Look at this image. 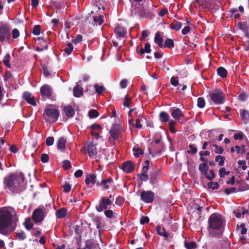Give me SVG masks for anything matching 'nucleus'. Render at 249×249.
Masks as SVG:
<instances>
[{
  "label": "nucleus",
  "instance_id": "1",
  "mask_svg": "<svg viewBox=\"0 0 249 249\" xmlns=\"http://www.w3.org/2000/svg\"><path fill=\"white\" fill-rule=\"evenodd\" d=\"M23 181L22 176L17 173L10 174L3 178L4 189L8 193L19 194L25 189Z\"/></svg>",
  "mask_w": 249,
  "mask_h": 249
},
{
  "label": "nucleus",
  "instance_id": "2",
  "mask_svg": "<svg viewBox=\"0 0 249 249\" xmlns=\"http://www.w3.org/2000/svg\"><path fill=\"white\" fill-rule=\"evenodd\" d=\"M208 227L211 236L220 237L224 231L223 221L221 215L213 213L208 219Z\"/></svg>",
  "mask_w": 249,
  "mask_h": 249
},
{
  "label": "nucleus",
  "instance_id": "3",
  "mask_svg": "<svg viewBox=\"0 0 249 249\" xmlns=\"http://www.w3.org/2000/svg\"><path fill=\"white\" fill-rule=\"evenodd\" d=\"M13 221V215L7 210L0 209V233L3 235H9L14 229L9 231L8 228L11 226Z\"/></svg>",
  "mask_w": 249,
  "mask_h": 249
},
{
  "label": "nucleus",
  "instance_id": "4",
  "mask_svg": "<svg viewBox=\"0 0 249 249\" xmlns=\"http://www.w3.org/2000/svg\"><path fill=\"white\" fill-rule=\"evenodd\" d=\"M210 100L215 105L222 104L225 100V96L222 91L217 89L209 94Z\"/></svg>",
  "mask_w": 249,
  "mask_h": 249
},
{
  "label": "nucleus",
  "instance_id": "5",
  "mask_svg": "<svg viewBox=\"0 0 249 249\" xmlns=\"http://www.w3.org/2000/svg\"><path fill=\"white\" fill-rule=\"evenodd\" d=\"M46 216L45 209L36 208L34 210L32 215V220L36 224L41 223Z\"/></svg>",
  "mask_w": 249,
  "mask_h": 249
},
{
  "label": "nucleus",
  "instance_id": "6",
  "mask_svg": "<svg viewBox=\"0 0 249 249\" xmlns=\"http://www.w3.org/2000/svg\"><path fill=\"white\" fill-rule=\"evenodd\" d=\"M11 36L10 27L7 23H0V41L3 42L8 40Z\"/></svg>",
  "mask_w": 249,
  "mask_h": 249
},
{
  "label": "nucleus",
  "instance_id": "7",
  "mask_svg": "<svg viewBox=\"0 0 249 249\" xmlns=\"http://www.w3.org/2000/svg\"><path fill=\"white\" fill-rule=\"evenodd\" d=\"M131 14L132 16L138 18H146L151 13V10L144 9L143 7H137L135 5L132 6Z\"/></svg>",
  "mask_w": 249,
  "mask_h": 249
},
{
  "label": "nucleus",
  "instance_id": "8",
  "mask_svg": "<svg viewBox=\"0 0 249 249\" xmlns=\"http://www.w3.org/2000/svg\"><path fill=\"white\" fill-rule=\"evenodd\" d=\"M84 150L87 151L89 156L90 158L96 156L97 154V148L92 141L87 142L81 149V151L83 152Z\"/></svg>",
  "mask_w": 249,
  "mask_h": 249
},
{
  "label": "nucleus",
  "instance_id": "9",
  "mask_svg": "<svg viewBox=\"0 0 249 249\" xmlns=\"http://www.w3.org/2000/svg\"><path fill=\"white\" fill-rule=\"evenodd\" d=\"M155 194L152 191H142L140 195L141 200L145 203H151L154 199Z\"/></svg>",
  "mask_w": 249,
  "mask_h": 249
},
{
  "label": "nucleus",
  "instance_id": "10",
  "mask_svg": "<svg viewBox=\"0 0 249 249\" xmlns=\"http://www.w3.org/2000/svg\"><path fill=\"white\" fill-rule=\"evenodd\" d=\"M122 128L121 124H114L112 125L110 130H109V134L110 137L114 140H117L119 138L122 137V133L120 131Z\"/></svg>",
  "mask_w": 249,
  "mask_h": 249
},
{
  "label": "nucleus",
  "instance_id": "11",
  "mask_svg": "<svg viewBox=\"0 0 249 249\" xmlns=\"http://www.w3.org/2000/svg\"><path fill=\"white\" fill-rule=\"evenodd\" d=\"M112 204L111 200L107 197L102 196L99 205L96 206V209L98 212H101L104 210H107L108 206Z\"/></svg>",
  "mask_w": 249,
  "mask_h": 249
},
{
  "label": "nucleus",
  "instance_id": "12",
  "mask_svg": "<svg viewBox=\"0 0 249 249\" xmlns=\"http://www.w3.org/2000/svg\"><path fill=\"white\" fill-rule=\"evenodd\" d=\"M45 112L53 120V122H55L57 120L59 116V112L56 109L46 108L45 110Z\"/></svg>",
  "mask_w": 249,
  "mask_h": 249
},
{
  "label": "nucleus",
  "instance_id": "13",
  "mask_svg": "<svg viewBox=\"0 0 249 249\" xmlns=\"http://www.w3.org/2000/svg\"><path fill=\"white\" fill-rule=\"evenodd\" d=\"M40 93L42 98H49L52 94V88L49 85L45 84L40 88Z\"/></svg>",
  "mask_w": 249,
  "mask_h": 249
},
{
  "label": "nucleus",
  "instance_id": "14",
  "mask_svg": "<svg viewBox=\"0 0 249 249\" xmlns=\"http://www.w3.org/2000/svg\"><path fill=\"white\" fill-rule=\"evenodd\" d=\"M121 168L125 173H131L134 170L135 167L132 161L128 160L123 162Z\"/></svg>",
  "mask_w": 249,
  "mask_h": 249
},
{
  "label": "nucleus",
  "instance_id": "15",
  "mask_svg": "<svg viewBox=\"0 0 249 249\" xmlns=\"http://www.w3.org/2000/svg\"><path fill=\"white\" fill-rule=\"evenodd\" d=\"M22 98L25 100L29 104H30L34 107L36 106V103L35 98L32 96V93L29 91H24L22 95Z\"/></svg>",
  "mask_w": 249,
  "mask_h": 249
},
{
  "label": "nucleus",
  "instance_id": "16",
  "mask_svg": "<svg viewBox=\"0 0 249 249\" xmlns=\"http://www.w3.org/2000/svg\"><path fill=\"white\" fill-rule=\"evenodd\" d=\"M86 249H101L99 245L93 239H89L86 241Z\"/></svg>",
  "mask_w": 249,
  "mask_h": 249
},
{
  "label": "nucleus",
  "instance_id": "17",
  "mask_svg": "<svg viewBox=\"0 0 249 249\" xmlns=\"http://www.w3.org/2000/svg\"><path fill=\"white\" fill-rule=\"evenodd\" d=\"M159 178V171L157 170H153L150 175L149 182L150 184L154 185L158 182Z\"/></svg>",
  "mask_w": 249,
  "mask_h": 249
},
{
  "label": "nucleus",
  "instance_id": "18",
  "mask_svg": "<svg viewBox=\"0 0 249 249\" xmlns=\"http://www.w3.org/2000/svg\"><path fill=\"white\" fill-rule=\"evenodd\" d=\"M171 116L175 119L179 120L181 117H183V114L180 109L171 108L170 109Z\"/></svg>",
  "mask_w": 249,
  "mask_h": 249
},
{
  "label": "nucleus",
  "instance_id": "19",
  "mask_svg": "<svg viewBox=\"0 0 249 249\" xmlns=\"http://www.w3.org/2000/svg\"><path fill=\"white\" fill-rule=\"evenodd\" d=\"M112 182V178H109L107 179H102L100 182L98 181L97 183V185L102 186L105 190H107L110 187L109 184Z\"/></svg>",
  "mask_w": 249,
  "mask_h": 249
},
{
  "label": "nucleus",
  "instance_id": "20",
  "mask_svg": "<svg viewBox=\"0 0 249 249\" xmlns=\"http://www.w3.org/2000/svg\"><path fill=\"white\" fill-rule=\"evenodd\" d=\"M156 230L159 235L164 237L166 240H168L169 234L166 231L164 228L161 227L160 225H158L157 226Z\"/></svg>",
  "mask_w": 249,
  "mask_h": 249
},
{
  "label": "nucleus",
  "instance_id": "21",
  "mask_svg": "<svg viewBox=\"0 0 249 249\" xmlns=\"http://www.w3.org/2000/svg\"><path fill=\"white\" fill-rule=\"evenodd\" d=\"M67 140L62 137L58 139L57 142V148L61 151H64L66 148Z\"/></svg>",
  "mask_w": 249,
  "mask_h": 249
},
{
  "label": "nucleus",
  "instance_id": "22",
  "mask_svg": "<svg viewBox=\"0 0 249 249\" xmlns=\"http://www.w3.org/2000/svg\"><path fill=\"white\" fill-rule=\"evenodd\" d=\"M65 115L69 118H71L75 114V111L71 106H66L63 107Z\"/></svg>",
  "mask_w": 249,
  "mask_h": 249
},
{
  "label": "nucleus",
  "instance_id": "23",
  "mask_svg": "<svg viewBox=\"0 0 249 249\" xmlns=\"http://www.w3.org/2000/svg\"><path fill=\"white\" fill-rule=\"evenodd\" d=\"M238 26L239 28L245 33L246 36L249 38V27L247 22H239L238 23Z\"/></svg>",
  "mask_w": 249,
  "mask_h": 249
},
{
  "label": "nucleus",
  "instance_id": "24",
  "mask_svg": "<svg viewBox=\"0 0 249 249\" xmlns=\"http://www.w3.org/2000/svg\"><path fill=\"white\" fill-rule=\"evenodd\" d=\"M115 33L117 36V38H123L124 37L126 34V30L122 27H117L115 28Z\"/></svg>",
  "mask_w": 249,
  "mask_h": 249
},
{
  "label": "nucleus",
  "instance_id": "25",
  "mask_svg": "<svg viewBox=\"0 0 249 249\" xmlns=\"http://www.w3.org/2000/svg\"><path fill=\"white\" fill-rule=\"evenodd\" d=\"M160 36V32H156L154 37V42L156 44L158 45L159 47L162 48L163 47V39Z\"/></svg>",
  "mask_w": 249,
  "mask_h": 249
},
{
  "label": "nucleus",
  "instance_id": "26",
  "mask_svg": "<svg viewBox=\"0 0 249 249\" xmlns=\"http://www.w3.org/2000/svg\"><path fill=\"white\" fill-rule=\"evenodd\" d=\"M73 96L76 97H80L83 94V89L79 85H76L73 88Z\"/></svg>",
  "mask_w": 249,
  "mask_h": 249
},
{
  "label": "nucleus",
  "instance_id": "27",
  "mask_svg": "<svg viewBox=\"0 0 249 249\" xmlns=\"http://www.w3.org/2000/svg\"><path fill=\"white\" fill-rule=\"evenodd\" d=\"M182 25V24L181 22L174 20L172 22H171L170 26L172 30L179 31L181 28Z\"/></svg>",
  "mask_w": 249,
  "mask_h": 249
},
{
  "label": "nucleus",
  "instance_id": "28",
  "mask_svg": "<svg viewBox=\"0 0 249 249\" xmlns=\"http://www.w3.org/2000/svg\"><path fill=\"white\" fill-rule=\"evenodd\" d=\"M240 116L242 120L246 123L249 121V111L243 109H240Z\"/></svg>",
  "mask_w": 249,
  "mask_h": 249
},
{
  "label": "nucleus",
  "instance_id": "29",
  "mask_svg": "<svg viewBox=\"0 0 249 249\" xmlns=\"http://www.w3.org/2000/svg\"><path fill=\"white\" fill-rule=\"evenodd\" d=\"M169 115L164 111H161L159 114V119L161 123H166L169 121Z\"/></svg>",
  "mask_w": 249,
  "mask_h": 249
},
{
  "label": "nucleus",
  "instance_id": "30",
  "mask_svg": "<svg viewBox=\"0 0 249 249\" xmlns=\"http://www.w3.org/2000/svg\"><path fill=\"white\" fill-rule=\"evenodd\" d=\"M56 216L58 218H63L66 216L67 210L65 208H61L55 213Z\"/></svg>",
  "mask_w": 249,
  "mask_h": 249
},
{
  "label": "nucleus",
  "instance_id": "31",
  "mask_svg": "<svg viewBox=\"0 0 249 249\" xmlns=\"http://www.w3.org/2000/svg\"><path fill=\"white\" fill-rule=\"evenodd\" d=\"M23 225L25 229L28 231H30L32 229H33L34 224L31 222V218L29 217L25 219Z\"/></svg>",
  "mask_w": 249,
  "mask_h": 249
},
{
  "label": "nucleus",
  "instance_id": "32",
  "mask_svg": "<svg viewBox=\"0 0 249 249\" xmlns=\"http://www.w3.org/2000/svg\"><path fill=\"white\" fill-rule=\"evenodd\" d=\"M217 74L221 78H224L227 76V71L223 67H220L217 69Z\"/></svg>",
  "mask_w": 249,
  "mask_h": 249
},
{
  "label": "nucleus",
  "instance_id": "33",
  "mask_svg": "<svg viewBox=\"0 0 249 249\" xmlns=\"http://www.w3.org/2000/svg\"><path fill=\"white\" fill-rule=\"evenodd\" d=\"M104 17L105 16L104 15H100L98 17L94 16L93 20L96 25H102L104 21Z\"/></svg>",
  "mask_w": 249,
  "mask_h": 249
},
{
  "label": "nucleus",
  "instance_id": "34",
  "mask_svg": "<svg viewBox=\"0 0 249 249\" xmlns=\"http://www.w3.org/2000/svg\"><path fill=\"white\" fill-rule=\"evenodd\" d=\"M198 169L199 171L203 174H207L208 170V166L207 163H201L199 164Z\"/></svg>",
  "mask_w": 249,
  "mask_h": 249
},
{
  "label": "nucleus",
  "instance_id": "35",
  "mask_svg": "<svg viewBox=\"0 0 249 249\" xmlns=\"http://www.w3.org/2000/svg\"><path fill=\"white\" fill-rule=\"evenodd\" d=\"M237 231L242 235L245 234L247 232V229L246 228L245 224L242 223L240 226L238 225Z\"/></svg>",
  "mask_w": 249,
  "mask_h": 249
},
{
  "label": "nucleus",
  "instance_id": "36",
  "mask_svg": "<svg viewBox=\"0 0 249 249\" xmlns=\"http://www.w3.org/2000/svg\"><path fill=\"white\" fill-rule=\"evenodd\" d=\"M175 47L174 42L173 39L167 38L165 40L163 47H168L170 49H172Z\"/></svg>",
  "mask_w": 249,
  "mask_h": 249
},
{
  "label": "nucleus",
  "instance_id": "37",
  "mask_svg": "<svg viewBox=\"0 0 249 249\" xmlns=\"http://www.w3.org/2000/svg\"><path fill=\"white\" fill-rule=\"evenodd\" d=\"M10 54L9 53H7L5 55L2 61H3V64H4V65L8 68H10L11 67V65L10 64Z\"/></svg>",
  "mask_w": 249,
  "mask_h": 249
},
{
  "label": "nucleus",
  "instance_id": "38",
  "mask_svg": "<svg viewBox=\"0 0 249 249\" xmlns=\"http://www.w3.org/2000/svg\"><path fill=\"white\" fill-rule=\"evenodd\" d=\"M225 160L224 157L220 155L216 156L215 158V161L218 162V165L220 166H222L224 165Z\"/></svg>",
  "mask_w": 249,
  "mask_h": 249
},
{
  "label": "nucleus",
  "instance_id": "39",
  "mask_svg": "<svg viewBox=\"0 0 249 249\" xmlns=\"http://www.w3.org/2000/svg\"><path fill=\"white\" fill-rule=\"evenodd\" d=\"M133 151L134 152V156L135 158H138L140 155H143L144 153L143 150L139 147H134Z\"/></svg>",
  "mask_w": 249,
  "mask_h": 249
},
{
  "label": "nucleus",
  "instance_id": "40",
  "mask_svg": "<svg viewBox=\"0 0 249 249\" xmlns=\"http://www.w3.org/2000/svg\"><path fill=\"white\" fill-rule=\"evenodd\" d=\"M207 186L209 189H212L213 190L217 189L219 187L217 182L210 181L207 183Z\"/></svg>",
  "mask_w": 249,
  "mask_h": 249
},
{
  "label": "nucleus",
  "instance_id": "41",
  "mask_svg": "<svg viewBox=\"0 0 249 249\" xmlns=\"http://www.w3.org/2000/svg\"><path fill=\"white\" fill-rule=\"evenodd\" d=\"M73 49V46L71 43H68L67 44V47L64 49V51L67 53L68 55H70L71 54L72 50Z\"/></svg>",
  "mask_w": 249,
  "mask_h": 249
},
{
  "label": "nucleus",
  "instance_id": "42",
  "mask_svg": "<svg viewBox=\"0 0 249 249\" xmlns=\"http://www.w3.org/2000/svg\"><path fill=\"white\" fill-rule=\"evenodd\" d=\"M96 93L101 95L104 90H105V88L103 86H99L98 84H95L94 85Z\"/></svg>",
  "mask_w": 249,
  "mask_h": 249
},
{
  "label": "nucleus",
  "instance_id": "43",
  "mask_svg": "<svg viewBox=\"0 0 249 249\" xmlns=\"http://www.w3.org/2000/svg\"><path fill=\"white\" fill-rule=\"evenodd\" d=\"M184 246L187 249H194L196 248L197 246L195 242H185Z\"/></svg>",
  "mask_w": 249,
  "mask_h": 249
},
{
  "label": "nucleus",
  "instance_id": "44",
  "mask_svg": "<svg viewBox=\"0 0 249 249\" xmlns=\"http://www.w3.org/2000/svg\"><path fill=\"white\" fill-rule=\"evenodd\" d=\"M99 112L95 109H91L89 112V116L90 118H95L98 117Z\"/></svg>",
  "mask_w": 249,
  "mask_h": 249
},
{
  "label": "nucleus",
  "instance_id": "45",
  "mask_svg": "<svg viewBox=\"0 0 249 249\" xmlns=\"http://www.w3.org/2000/svg\"><path fill=\"white\" fill-rule=\"evenodd\" d=\"M197 106L199 108H202L205 106V101L203 97H199L197 99Z\"/></svg>",
  "mask_w": 249,
  "mask_h": 249
},
{
  "label": "nucleus",
  "instance_id": "46",
  "mask_svg": "<svg viewBox=\"0 0 249 249\" xmlns=\"http://www.w3.org/2000/svg\"><path fill=\"white\" fill-rule=\"evenodd\" d=\"M132 98L126 95L124 98L123 105L126 107H129L130 104L131 103Z\"/></svg>",
  "mask_w": 249,
  "mask_h": 249
},
{
  "label": "nucleus",
  "instance_id": "47",
  "mask_svg": "<svg viewBox=\"0 0 249 249\" xmlns=\"http://www.w3.org/2000/svg\"><path fill=\"white\" fill-rule=\"evenodd\" d=\"M41 26L39 25H35L33 27L32 33L36 36H38L40 34Z\"/></svg>",
  "mask_w": 249,
  "mask_h": 249
},
{
  "label": "nucleus",
  "instance_id": "48",
  "mask_svg": "<svg viewBox=\"0 0 249 249\" xmlns=\"http://www.w3.org/2000/svg\"><path fill=\"white\" fill-rule=\"evenodd\" d=\"M212 146L215 147L214 152L216 154H221L224 151V149L221 146H218L216 144H213Z\"/></svg>",
  "mask_w": 249,
  "mask_h": 249
},
{
  "label": "nucleus",
  "instance_id": "49",
  "mask_svg": "<svg viewBox=\"0 0 249 249\" xmlns=\"http://www.w3.org/2000/svg\"><path fill=\"white\" fill-rule=\"evenodd\" d=\"M105 215L107 217L110 219L115 218L114 213L113 211L111 210H106L105 211Z\"/></svg>",
  "mask_w": 249,
  "mask_h": 249
},
{
  "label": "nucleus",
  "instance_id": "50",
  "mask_svg": "<svg viewBox=\"0 0 249 249\" xmlns=\"http://www.w3.org/2000/svg\"><path fill=\"white\" fill-rule=\"evenodd\" d=\"M206 178L208 180H212L215 177V174L213 170H210L209 171V173H208L207 174H205Z\"/></svg>",
  "mask_w": 249,
  "mask_h": 249
},
{
  "label": "nucleus",
  "instance_id": "51",
  "mask_svg": "<svg viewBox=\"0 0 249 249\" xmlns=\"http://www.w3.org/2000/svg\"><path fill=\"white\" fill-rule=\"evenodd\" d=\"M230 174V172L226 171V169L224 167L221 168L219 170V174L220 178H224L225 175H229Z\"/></svg>",
  "mask_w": 249,
  "mask_h": 249
},
{
  "label": "nucleus",
  "instance_id": "52",
  "mask_svg": "<svg viewBox=\"0 0 249 249\" xmlns=\"http://www.w3.org/2000/svg\"><path fill=\"white\" fill-rule=\"evenodd\" d=\"M124 199L121 196H118L116 200V204L118 206H121L123 205Z\"/></svg>",
  "mask_w": 249,
  "mask_h": 249
},
{
  "label": "nucleus",
  "instance_id": "53",
  "mask_svg": "<svg viewBox=\"0 0 249 249\" xmlns=\"http://www.w3.org/2000/svg\"><path fill=\"white\" fill-rule=\"evenodd\" d=\"M63 167L65 170L71 168V163L69 160H65L63 161Z\"/></svg>",
  "mask_w": 249,
  "mask_h": 249
},
{
  "label": "nucleus",
  "instance_id": "54",
  "mask_svg": "<svg viewBox=\"0 0 249 249\" xmlns=\"http://www.w3.org/2000/svg\"><path fill=\"white\" fill-rule=\"evenodd\" d=\"M89 127L90 128L91 130H93V131H95L96 130L101 131L102 129V126L98 124H91L89 126Z\"/></svg>",
  "mask_w": 249,
  "mask_h": 249
},
{
  "label": "nucleus",
  "instance_id": "55",
  "mask_svg": "<svg viewBox=\"0 0 249 249\" xmlns=\"http://www.w3.org/2000/svg\"><path fill=\"white\" fill-rule=\"evenodd\" d=\"M190 150L187 151V153L191 154H195L197 152V148L193 144H190L189 146Z\"/></svg>",
  "mask_w": 249,
  "mask_h": 249
},
{
  "label": "nucleus",
  "instance_id": "56",
  "mask_svg": "<svg viewBox=\"0 0 249 249\" xmlns=\"http://www.w3.org/2000/svg\"><path fill=\"white\" fill-rule=\"evenodd\" d=\"M54 139L53 137H49L46 140V145L48 146H51L53 144Z\"/></svg>",
  "mask_w": 249,
  "mask_h": 249
},
{
  "label": "nucleus",
  "instance_id": "57",
  "mask_svg": "<svg viewBox=\"0 0 249 249\" xmlns=\"http://www.w3.org/2000/svg\"><path fill=\"white\" fill-rule=\"evenodd\" d=\"M138 176H140V178L142 180L144 181H146L148 180L149 178L148 175L147 173H142L141 174V175H138Z\"/></svg>",
  "mask_w": 249,
  "mask_h": 249
},
{
  "label": "nucleus",
  "instance_id": "58",
  "mask_svg": "<svg viewBox=\"0 0 249 249\" xmlns=\"http://www.w3.org/2000/svg\"><path fill=\"white\" fill-rule=\"evenodd\" d=\"M94 221L95 223L96 228L99 230V231H100V227L102 224L100 218L98 217H96L94 218Z\"/></svg>",
  "mask_w": 249,
  "mask_h": 249
},
{
  "label": "nucleus",
  "instance_id": "59",
  "mask_svg": "<svg viewBox=\"0 0 249 249\" xmlns=\"http://www.w3.org/2000/svg\"><path fill=\"white\" fill-rule=\"evenodd\" d=\"M64 192L65 193H69L71 190V185L69 183H66L63 185Z\"/></svg>",
  "mask_w": 249,
  "mask_h": 249
},
{
  "label": "nucleus",
  "instance_id": "60",
  "mask_svg": "<svg viewBox=\"0 0 249 249\" xmlns=\"http://www.w3.org/2000/svg\"><path fill=\"white\" fill-rule=\"evenodd\" d=\"M12 37L14 39H16L19 36V32L17 29H14L12 31Z\"/></svg>",
  "mask_w": 249,
  "mask_h": 249
},
{
  "label": "nucleus",
  "instance_id": "61",
  "mask_svg": "<svg viewBox=\"0 0 249 249\" xmlns=\"http://www.w3.org/2000/svg\"><path fill=\"white\" fill-rule=\"evenodd\" d=\"M237 192L236 188L235 187H231L230 188H226L225 189L224 193L227 195H229L231 193Z\"/></svg>",
  "mask_w": 249,
  "mask_h": 249
},
{
  "label": "nucleus",
  "instance_id": "62",
  "mask_svg": "<svg viewBox=\"0 0 249 249\" xmlns=\"http://www.w3.org/2000/svg\"><path fill=\"white\" fill-rule=\"evenodd\" d=\"M249 189V186L246 183H243V185L240 186L237 190V192H242Z\"/></svg>",
  "mask_w": 249,
  "mask_h": 249
},
{
  "label": "nucleus",
  "instance_id": "63",
  "mask_svg": "<svg viewBox=\"0 0 249 249\" xmlns=\"http://www.w3.org/2000/svg\"><path fill=\"white\" fill-rule=\"evenodd\" d=\"M49 156L46 153H43L41 155V161L43 163H46L49 161Z\"/></svg>",
  "mask_w": 249,
  "mask_h": 249
},
{
  "label": "nucleus",
  "instance_id": "64",
  "mask_svg": "<svg viewBox=\"0 0 249 249\" xmlns=\"http://www.w3.org/2000/svg\"><path fill=\"white\" fill-rule=\"evenodd\" d=\"M170 83L172 85L174 86H178L179 85V82L178 80V77H172L170 79Z\"/></svg>",
  "mask_w": 249,
  "mask_h": 249
}]
</instances>
